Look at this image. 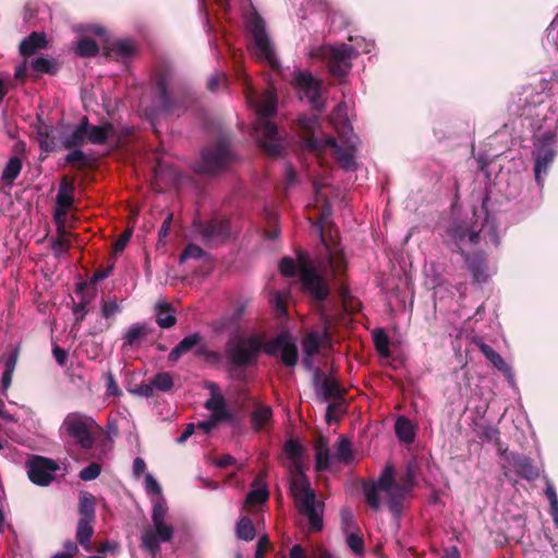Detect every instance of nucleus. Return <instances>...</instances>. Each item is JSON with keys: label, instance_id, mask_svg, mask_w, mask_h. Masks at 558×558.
Returning a JSON list of instances; mask_svg holds the SVG:
<instances>
[{"label": "nucleus", "instance_id": "f704fd0d", "mask_svg": "<svg viewBox=\"0 0 558 558\" xmlns=\"http://www.w3.org/2000/svg\"><path fill=\"white\" fill-rule=\"evenodd\" d=\"M545 495L549 501V512L553 517L555 526L558 529V495L553 483L546 478Z\"/></svg>", "mask_w": 558, "mask_h": 558}, {"label": "nucleus", "instance_id": "c85d7f7f", "mask_svg": "<svg viewBox=\"0 0 558 558\" xmlns=\"http://www.w3.org/2000/svg\"><path fill=\"white\" fill-rule=\"evenodd\" d=\"M80 520L94 521L95 519V501L92 494L83 492L78 501Z\"/></svg>", "mask_w": 558, "mask_h": 558}, {"label": "nucleus", "instance_id": "1a4fd4ad", "mask_svg": "<svg viewBox=\"0 0 558 558\" xmlns=\"http://www.w3.org/2000/svg\"><path fill=\"white\" fill-rule=\"evenodd\" d=\"M168 507L166 500L159 498L151 509L153 525L147 527L142 535V546L155 557L162 543H169L174 535L173 526L167 522Z\"/></svg>", "mask_w": 558, "mask_h": 558}, {"label": "nucleus", "instance_id": "e2e57ef3", "mask_svg": "<svg viewBox=\"0 0 558 558\" xmlns=\"http://www.w3.org/2000/svg\"><path fill=\"white\" fill-rule=\"evenodd\" d=\"M342 530L348 532L354 525V518L349 509L341 510Z\"/></svg>", "mask_w": 558, "mask_h": 558}, {"label": "nucleus", "instance_id": "680f3d73", "mask_svg": "<svg viewBox=\"0 0 558 558\" xmlns=\"http://www.w3.org/2000/svg\"><path fill=\"white\" fill-rule=\"evenodd\" d=\"M19 357L17 350L9 353L4 360V372L14 373Z\"/></svg>", "mask_w": 558, "mask_h": 558}, {"label": "nucleus", "instance_id": "c03bdc74", "mask_svg": "<svg viewBox=\"0 0 558 558\" xmlns=\"http://www.w3.org/2000/svg\"><path fill=\"white\" fill-rule=\"evenodd\" d=\"M347 535L345 543L348 547L355 554V555H363L364 553V539L361 535L354 532H344Z\"/></svg>", "mask_w": 558, "mask_h": 558}, {"label": "nucleus", "instance_id": "a878e982", "mask_svg": "<svg viewBox=\"0 0 558 558\" xmlns=\"http://www.w3.org/2000/svg\"><path fill=\"white\" fill-rule=\"evenodd\" d=\"M47 46L46 35L44 33L33 32L20 44V52L23 56L33 54Z\"/></svg>", "mask_w": 558, "mask_h": 558}, {"label": "nucleus", "instance_id": "338daca9", "mask_svg": "<svg viewBox=\"0 0 558 558\" xmlns=\"http://www.w3.org/2000/svg\"><path fill=\"white\" fill-rule=\"evenodd\" d=\"M78 547L73 541H66L63 544V550L59 554L65 555L69 558H74V556L77 554Z\"/></svg>", "mask_w": 558, "mask_h": 558}, {"label": "nucleus", "instance_id": "6ab92c4d", "mask_svg": "<svg viewBox=\"0 0 558 558\" xmlns=\"http://www.w3.org/2000/svg\"><path fill=\"white\" fill-rule=\"evenodd\" d=\"M331 342V335L329 333L328 326H325L322 331H310L305 335L302 341L303 349V366L314 372L316 377L319 376L320 369L314 365V355H316L320 348Z\"/></svg>", "mask_w": 558, "mask_h": 558}, {"label": "nucleus", "instance_id": "13d9d810", "mask_svg": "<svg viewBox=\"0 0 558 558\" xmlns=\"http://www.w3.org/2000/svg\"><path fill=\"white\" fill-rule=\"evenodd\" d=\"M481 438L489 442H497L499 439V429L492 426L485 427L481 433Z\"/></svg>", "mask_w": 558, "mask_h": 558}, {"label": "nucleus", "instance_id": "20e7f679", "mask_svg": "<svg viewBox=\"0 0 558 558\" xmlns=\"http://www.w3.org/2000/svg\"><path fill=\"white\" fill-rule=\"evenodd\" d=\"M289 489L298 512L308 521L311 532H320L324 527V504L316 498L307 476L302 470L292 472Z\"/></svg>", "mask_w": 558, "mask_h": 558}, {"label": "nucleus", "instance_id": "f3484780", "mask_svg": "<svg viewBox=\"0 0 558 558\" xmlns=\"http://www.w3.org/2000/svg\"><path fill=\"white\" fill-rule=\"evenodd\" d=\"M194 232L208 246H217L230 236V223L227 219L213 218L194 223Z\"/></svg>", "mask_w": 558, "mask_h": 558}, {"label": "nucleus", "instance_id": "37998d69", "mask_svg": "<svg viewBox=\"0 0 558 558\" xmlns=\"http://www.w3.org/2000/svg\"><path fill=\"white\" fill-rule=\"evenodd\" d=\"M335 458L340 462H349L352 458L351 442L344 437H339Z\"/></svg>", "mask_w": 558, "mask_h": 558}, {"label": "nucleus", "instance_id": "bb28decb", "mask_svg": "<svg viewBox=\"0 0 558 558\" xmlns=\"http://www.w3.org/2000/svg\"><path fill=\"white\" fill-rule=\"evenodd\" d=\"M315 379L317 380L318 393L323 397L324 401L342 397L343 390L337 380L331 378H324L323 380H319V376H315Z\"/></svg>", "mask_w": 558, "mask_h": 558}, {"label": "nucleus", "instance_id": "2f4dec72", "mask_svg": "<svg viewBox=\"0 0 558 558\" xmlns=\"http://www.w3.org/2000/svg\"><path fill=\"white\" fill-rule=\"evenodd\" d=\"M93 521L78 520L76 529V539L82 547L89 551L92 550L90 537L93 536L94 529L92 526Z\"/></svg>", "mask_w": 558, "mask_h": 558}, {"label": "nucleus", "instance_id": "4d7b16f0", "mask_svg": "<svg viewBox=\"0 0 558 558\" xmlns=\"http://www.w3.org/2000/svg\"><path fill=\"white\" fill-rule=\"evenodd\" d=\"M80 147L73 149L72 151H70L66 156H65V161L68 163H74V162H78L81 165H86L87 163V156L86 154L78 149Z\"/></svg>", "mask_w": 558, "mask_h": 558}, {"label": "nucleus", "instance_id": "4be33fe9", "mask_svg": "<svg viewBox=\"0 0 558 558\" xmlns=\"http://www.w3.org/2000/svg\"><path fill=\"white\" fill-rule=\"evenodd\" d=\"M73 184L62 182L57 194V208L54 210V220L58 225L63 223L66 211L72 207L74 198L72 196Z\"/></svg>", "mask_w": 558, "mask_h": 558}, {"label": "nucleus", "instance_id": "0eeeda50", "mask_svg": "<svg viewBox=\"0 0 558 558\" xmlns=\"http://www.w3.org/2000/svg\"><path fill=\"white\" fill-rule=\"evenodd\" d=\"M114 135V128L106 122L100 125L89 123L84 116L75 125L66 128L62 133V145L64 148H77L86 144L105 145Z\"/></svg>", "mask_w": 558, "mask_h": 558}, {"label": "nucleus", "instance_id": "0e129e2a", "mask_svg": "<svg viewBox=\"0 0 558 558\" xmlns=\"http://www.w3.org/2000/svg\"><path fill=\"white\" fill-rule=\"evenodd\" d=\"M106 387H107V395L116 396V397L121 395V389L119 388L112 374L108 375Z\"/></svg>", "mask_w": 558, "mask_h": 558}, {"label": "nucleus", "instance_id": "8fccbe9b", "mask_svg": "<svg viewBox=\"0 0 558 558\" xmlns=\"http://www.w3.org/2000/svg\"><path fill=\"white\" fill-rule=\"evenodd\" d=\"M268 498V490L266 487H257L252 489L246 496V502L250 505L263 504Z\"/></svg>", "mask_w": 558, "mask_h": 558}, {"label": "nucleus", "instance_id": "864d4df0", "mask_svg": "<svg viewBox=\"0 0 558 558\" xmlns=\"http://www.w3.org/2000/svg\"><path fill=\"white\" fill-rule=\"evenodd\" d=\"M374 340H375V345H376V349L377 351L381 354V355H388L389 353V339L388 337L385 335L384 331H377L374 336Z\"/></svg>", "mask_w": 558, "mask_h": 558}, {"label": "nucleus", "instance_id": "774afa93", "mask_svg": "<svg viewBox=\"0 0 558 558\" xmlns=\"http://www.w3.org/2000/svg\"><path fill=\"white\" fill-rule=\"evenodd\" d=\"M133 393H136L141 397L149 398L154 393V386L150 381L149 384H142L136 389L133 390Z\"/></svg>", "mask_w": 558, "mask_h": 558}, {"label": "nucleus", "instance_id": "b1692460", "mask_svg": "<svg viewBox=\"0 0 558 558\" xmlns=\"http://www.w3.org/2000/svg\"><path fill=\"white\" fill-rule=\"evenodd\" d=\"M507 460L521 477L532 481L538 476V469L529 457L519 453H510Z\"/></svg>", "mask_w": 558, "mask_h": 558}, {"label": "nucleus", "instance_id": "bf43d9fd", "mask_svg": "<svg viewBox=\"0 0 558 558\" xmlns=\"http://www.w3.org/2000/svg\"><path fill=\"white\" fill-rule=\"evenodd\" d=\"M87 305V302H81L73 307V316L75 323H80L86 317L88 313Z\"/></svg>", "mask_w": 558, "mask_h": 558}, {"label": "nucleus", "instance_id": "58836bf2", "mask_svg": "<svg viewBox=\"0 0 558 558\" xmlns=\"http://www.w3.org/2000/svg\"><path fill=\"white\" fill-rule=\"evenodd\" d=\"M145 490L148 495H151L153 508L155 507V501H157L159 498L166 500L165 497L162 496V489L160 484L150 473H147L145 476Z\"/></svg>", "mask_w": 558, "mask_h": 558}, {"label": "nucleus", "instance_id": "473e14b6", "mask_svg": "<svg viewBox=\"0 0 558 558\" xmlns=\"http://www.w3.org/2000/svg\"><path fill=\"white\" fill-rule=\"evenodd\" d=\"M157 308H158L157 319H156L157 324L161 328L172 327L175 324L177 318L174 316V313H173L170 304L160 303V304H158Z\"/></svg>", "mask_w": 558, "mask_h": 558}, {"label": "nucleus", "instance_id": "ea45409f", "mask_svg": "<svg viewBox=\"0 0 558 558\" xmlns=\"http://www.w3.org/2000/svg\"><path fill=\"white\" fill-rule=\"evenodd\" d=\"M154 389L162 392L170 391L173 387V379L170 373L161 372L156 374L151 379Z\"/></svg>", "mask_w": 558, "mask_h": 558}, {"label": "nucleus", "instance_id": "393cba45", "mask_svg": "<svg viewBox=\"0 0 558 558\" xmlns=\"http://www.w3.org/2000/svg\"><path fill=\"white\" fill-rule=\"evenodd\" d=\"M201 341V335L198 332L191 333L184 337L169 353L168 360L170 362H177L179 359L195 348Z\"/></svg>", "mask_w": 558, "mask_h": 558}, {"label": "nucleus", "instance_id": "9b49d317", "mask_svg": "<svg viewBox=\"0 0 558 558\" xmlns=\"http://www.w3.org/2000/svg\"><path fill=\"white\" fill-rule=\"evenodd\" d=\"M359 53L357 48L347 44L339 46L324 45L310 50L312 58L326 61L330 73L340 80L348 75L352 66V59L356 58Z\"/></svg>", "mask_w": 558, "mask_h": 558}, {"label": "nucleus", "instance_id": "6e6d98bb", "mask_svg": "<svg viewBox=\"0 0 558 558\" xmlns=\"http://www.w3.org/2000/svg\"><path fill=\"white\" fill-rule=\"evenodd\" d=\"M271 303L274 304L278 316L282 317V316L287 315V303H286V298L282 293L276 292L272 295Z\"/></svg>", "mask_w": 558, "mask_h": 558}, {"label": "nucleus", "instance_id": "dca6fc26", "mask_svg": "<svg viewBox=\"0 0 558 558\" xmlns=\"http://www.w3.org/2000/svg\"><path fill=\"white\" fill-rule=\"evenodd\" d=\"M267 355L279 357L287 367H294L299 362L296 339L288 331L280 332L264 345Z\"/></svg>", "mask_w": 558, "mask_h": 558}, {"label": "nucleus", "instance_id": "aec40b11", "mask_svg": "<svg viewBox=\"0 0 558 558\" xmlns=\"http://www.w3.org/2000/svg\"><path fill=\"white\" fill-rule=\"evenodd\" d=\"M294 75L301 97L306 98L314 109L322 112L325 109V101L322 99V82L308 72L298 71Z\"/></svg>", "mask_w": 558, "mask_h": 558}, {"label": "nucleus", "instance_id": "4468645a", "mask_svg": "<svg viewBox=\"0 0 558 558\" xmlns=\"http://www.w3.org/2000/svg\"><path fill=\"white\" fill-rule=\"evenodd\" d=\"M248 28L253 37L252 53L260 61L268 63L275 68L278 63L274 45L266 32L263 19L254 14L248 21Z\"/></svg>", "mask_w": 558, "mask_h": 558}, {"label": "nucleus", "instance_id": "f03ea898", "mask_svg": "<svg viewBox=\"0 0 558 558\" xmlns=\"http://www.w3.org/2000/svg\"><path fill=\"white\" fill-rule=\"evenodd\" d=\"M319 233L322 247L317 257V268L305 256H300L299 271L304 290L322 301L328 295L329 290L318 270L325 277L340 275L345 268V258L340 244L332 236L329 241L325 238L323 227H319Z\"/></svg>", "mask_w": 558, "mask_h": 558}, {"label": "nucleus", "instance_id": "49530a36", "mask_svg": "<svg viewBox=\"0 0 558 558\" xmlns=\"http://www.w3.org/2000/svg\"><path fill=\"white\" fill-rule=\"evenodd\" d=\"M76 52L81 57H93L98 52V46L93 39L83 38L77 41Z\"/></svg>", "mask_w": 558, "mask_h": 558}, {"label": "nucleus", "instance_id": "a18cd8bd", "mask_svg": "<svg viewBox=\"0 0 558 558\" xmlns=\"http://www.w3.org/2000/svg\"><path fill=\"white\" fill-rule=\"evenodd\" d=\"M206 256V252L201 248L198 245L190 243L186 245V247L182 251L180 255V263H185L189 259H202Z\"/></svg>", "mask_w": 558, "mask_h": 558}, {"label": "nucleus", "instance_id": "c756f323", "mask_svg": "<svg viewBox=\"0 0 558 558\" xmlns=\"http://www.w3.org/2000/svg\"><path fill=\"white\" fill-rule=\"evenodd\" d=\"M316 470L326 471L331 464V454L327 441L320 439L316 445Z\"/></svg>", "mask_w": 558, "mask_h": 558}, {"label": "nucleus", "instance_id": "052dcab7", "mask_svg": "<svg viewBox=\"0 0 558 558\" xmlns=\"http://www.w3.org/2000/svg\"><path fill=\"white\" fill-rule=\"evenodd\" d=\"M132 235V230L124 231L119 239L114 242L113 248L116 253L122 252L129 243Z\"/></svg>", "mask_w": 558, "mask_h": 558}, {"label": "nucleus", "instance_id": "69168bd1", "mask_svg": "<svg viewBox=\"0 0 558 558\" xmlns=\"http://www.w3.org/2000/svg\"><path fill=\"white\" fill-rule=\"evenodd\" d=\"M210 418L218 424V423H220L222 421H229L231 418V413L228 410V408L225 407L221 410L213 411V414L210 415Z\"/></svg>", "mask_w": 558, "mask_h": 558}, {"label": "nucleus", "instance_id": "e433bc0d", "mask_svg": "<svg viewBox=\"0 0 558 558\" xmlns=\"http://www.w3.org/2000/svg\"><path fill=\"white\" fill-rule=\"evenodd\" d=\"M52 129L48 125L39 126L37 131L39 147L43 151H52L56 147L54 138L50 135Z\"/></svg>", "mask_w": 558, "mask_h": 558}, {"label": "nucleus", "instance_id": "cd10ccee", "mask_svg": "<svg viewBox=\"0 0 558 558\" xmlns=\"http://www.w3.org/2000/svg\"><path fill=\"white\" fill-rule=\"evenodd\" d=\"M396 435L400 441L412 444L415 439V429L411 421L404 416L398 417L395 425Z\"/></svg>", "mask_w": 558, "mask_h": 558}, {"label": "nucleus", "instance_id": "423d86ee", "mask_svg": "<svg viewBox=\"0 0 558 558\" xmlns=\"http://www.w3.org/2000/svg\"><path fill=\"white\" fill-rule=\"evenodd\" d=\"M409 487L395 482V471L387 466L376 483L364 485L363 492L368 506L378 510L381 498H386L391 512L398 515L402 509V502L409 492Z\"/></svg>", "mask_w": 558, "mask_h": 558}, {"label": "nucleus", "instance_id": "f8f14e48", "mask_svg": "<svg viewBox=\"0 0 558 558\" xmlns=\"http://www.w3.org/2000/svg\"><path fill=\"white\" fill-rule=\"evenodd\" d=\"M232 160L230 143L222 140L203 150L201 160L195 165V170L203 174H216L227 169Z\"/></svg>", "mask_w": 558, "mask_h": 558}, {"label": "nucleus", "instance_id": "72a5a7b5", "mask_svg": "<svg viewBox=\"0 0 558 558\" xmlns=\"http://www.w3.org/2000/svg\"><path fill=\"white\" fill-rule=\"evenodd\" d=\"M29 66L37 74H54L57 72V64L45 57H37L33 59Z\"/></svg>", "mask_w": 558, "mask_h": 558}, {"label": "nucleus", "instance_id": "09e8293b", "mask_svg": "<svg viewBox=\"0 0 558 558\" xmlns=\"http://www.w3.org/2000/svg\"><path fill=\"white\" fill-rule=\"evenodd\" d=\"M313 187H314L316 201L317 202H323L324 206L327 209H329L330 203L327 199L328 195L326 193V190L329 187V183L327 181H325V180H323V181L314 180L313 181Z\"/></svg>", "mask_w": 558, "mask_h": 558}, {"label": "nucleus", "instance_id": "f257e3e1", "mask_svg": "<svg viewBox=\"0 0 558 558\" xmlns=\"http://www.w3.org/2000/svg\"><path fill=\"white\" fill-rule=\"evenodd\" d=\"M444 239L464 257L473 280L477 283L486 282L490 275L482 247L499 245L495 218L486 213L484 221L480 222L476 210L470 219L453 218Z\"/></svg>", "mask_w": 558, "mask_h": 558}, {"label": "nucleus", "instance_id": "603ef678", "mask_svg": "<svg viewBox=\"0 0 558 558\" xmlns=\"http://www.w3.org/2000/svg\"><path fill=\"white\" fill-rule=\"evenodd\" d=\"M227 407L226 400L222 395L214 391L211 397L205 402V408L209 411L221 410Z\"/></svg>", "mask_w": 558, "mask_h": 558}, {"label": "nucleus", "instance_id": "39448f33", "mask_svg": "<svg viewBox=\"0 0 558 558\" xmlns=\"http://www.w3.org/2000/svg\"><path fill=\"white\" fill-rule=\"evenodd\" d=\"M257 121L254 125V135L265 153L270 157H278L283 151V140L277 126L269 120L277 113V100L268 94L262 102H254Z\"/></svg>", "mask_w": 558, "mask_h": 558}, {"label": "nucleus", "instance_id": "7ed1b4c3", "mask_svg": "<svg viewBox=\"0 0 558 558\" xmlns=\"http://www.w3.org/2000/svg\"><path fill=\"white\" fill-rule=\"evenodd\" d=\"M330 123L338 134L340 145L332 136L315 137L312 135L305 140V146L313 153H318L325 147L331 148L339 166L345 171H354L357 168L356 151L360 141L353 133L344 105L340 104L333 109L330 114Z\"/></svg>", "mask_w": 558, "mask_h": 558}, {"label": "nucleus", "instance_id": "79ce46f5", "mask_svg": "<svg viewBox=\"0 0 558 558\" xmlns=\"http://www.w3.org/2000/svg\"><path fill=\"white\" fill-rule=\"evenodd\" d=\"M111 50L120 58L128 59L134 52V47L130 40L118 39L112 43Z\"/></svg>", "mask_w": 558, "mask_h": 558}, {"label": "nucleus", "instance_id": "4c0bfd02", "mask_svg": "<svg viewBox=\"0 0 558 558\" xmlns=\"http://www.w3.org/2000/svg\"><path fill=\"white\" fill-rule=\"evenodd\" d=\"M236 536L243 541H252L255 537V527L251 519L243 517L239 520Z\"/></svg>", "mask_w": 558, "mask_h": 558}, {"label": "nucleus", "instance_id": "a211bd4d", "mask_svg": "<svg viewBox=\"0 0 558 558\" xmlns=\"http://www.w3.org/2000/svg\"><path fill=\"white\" fill-rule=\"evenodd\" d=\"M60 470L59 464L49 458L34 456L26 462V471L29 481L41 487L49 486L56 478V472Z\"/></svg>", "mask_w": 558, "mask_h": 558}, {"label": "nucleus", "instance_id": "412c9836", "mask_svg": "<svg viewBox=\"0 0 558 558\" xmlns=\"http://www.w3.org/2000/svg\"><path fill=\"white\" fill-rule=\"evenodd\" d=\"M274 421L271 407L257 403L250 414V424L255 433L266 432L270 428Z\"/></svg>", "mask_w": 558, "mask_h": 558}, {"label": "nucleus", "instance_id": "5701e85b", "mask_svg": "<svg viewBox=\"0 0 558 558\" xmlns=\"http://www.w3.org/2000/svg\"><path fill=\"white\" fill-rule=\"evenodd\" d=\"M480 351L483 353V355L504 375L507 377L508 383L511 386H514V374L512 371V367L508 365L502 356L496 352L492 347L484 342L477 343Z\"/></svg>", "mask_w": 558, "mask_h": 558}, {"label": "nucleus", "instance_id": "de8ad7c7", "mask_svg": "<svg viewBox=\"0 0 558 558\" xmlns=\"http://www.w3.org/2000/svg\"><path fill=\"white\" fill-rule=\"evenodd\" d=\"M100 312L105 319L110 320L121 312V306L119 305L118 300L112 298L108 301H102Z\"/></svg>", "mask_w": 558, "mask_h": 558}, {"label": "nucleus", "instance_id": "a19ab883", "mask_svg": "<svg viewBox=\"0 0 558 558\" xmlns=\"http://www.w3.org/2000/svg\"><path fill=\"white\" fill-rule=\"evenodd\" d=\"M58 238L52 241L51 248L57 257H60L65 253V250L69 246V240L66 239L68 232L65 231L62 225L58 227Z\"/></svg>", "mask_w": 558, "mask_h": 558}, {"label": "nucleus", "instance_id": "3c124183", "mask_svg": "<svg viewBox=\"0 0 558 558\" xmlns=\"http://www.w3.org/2000/svg\"><path fill=\"white\" fill-rule=\"evenodd\" d=\"M101 466L98 463H90L81 470L78 477L82 481H93L100 475Z\"/></svg>", "mask_w": 558, "mask_h": 558}, {"label": "nucleus", "instance_id": "6e6552de", "mask_svg": "<svg viewBox=\"0 0 558 558\" xmlns=\"http://www.w3.org/2000/svg\"><path fill=\"white\" fill-rule=\"evenodd\" d=\"M100 426L93 416L83 412H70L65 415L60 435L70 438L81 449L89 450L94 447Z\"/></svg>", "mask_w": 558, "mask_h": 558}, {"label": "nucleus", "instance_id": "5fc2aeb1", "mask_svg": "<svg viewBox=\"0 0 558 558\" xmlns=\"http://www.w3.org/2000/svg\"><path fill=\"white\" fill-rule=\"evenodd\" d=\"M280 272L286 277H292L296 272V264L291 257H283L279 264Z\"/></svg>", "mask_w": 558, "mask_h": 558}, {"label": "nucleus", "instance_id": "9d476101", "mask_svg": "<svg viewBox=\"0 0 558 558\" xmlns=\"http://www.w3.org/2000/svg\"><path fill=\"white\" fill-rule=\"evenodd\" d=\"M154 88L157 108L167 114L180 116L195 100L190 94L172 95V74L168 70H163L155 75Z\"/></svg>", "mask_w": 558, "mask_h": 558}, {"label": "nucleus", "instance_id": "7c9ffc66", "mask_svg": "<svg viewBox=\"0 0 558 558\" xmlns=\"http://www.w3.org/2000/svg\"><path fill=\"white\" fill-rule=\"evenodd\" d=\"M148 328L145 324H133L124 333L123 341L125 347H134L140 343V340L148 333Z\"/></svg>", "mask_w": 558, "mask_h": 558}, {"label": "nucleus", "instance_id": "c9c22d12", "mask_svg": "<svg viewBox=\"0 0 558 558\" xmlns=\"http://www.w3.org/2000/svg\"><path fill=\"white\" fill-rule=\"evenodd\" d=\"M22 170V161L19 157H11L2 171V180L13 182Z\"/></svg>", "mask_w": 558, "mask_h": 558}, {"label": "nucleus", "instance_id": "ddd939ff", "mask_svg": "<svg viewBox=\"0 0 558 558\" xmlns=\"http://www.w3.org/2000/svg\"><path fill=\"white\" fill-rule=\"evenodd\" d=\"M555 142L556 135L546 132L535 143V148L532 153L534 158V178L539 187H543L545 178L557 155Z\"/></svg>", "mask_w": 558, "mask_h": 558}, {"label": "nucleus", "instance_id": "2eb2a0df", "mask_svg": "<svg viewBox=\"0 0 558 558\" xmlns=\"http://www.w3.org/2000/svg\"><path fill=\"white\" fill-rule=\"evenodd\" d=\"M263 348L262 340L252 336L231 340L227 345V356L231 364L238 367L252 365Z\"/></svg>", "mask_w": 558, "mask_h": 558}]
</instances>
